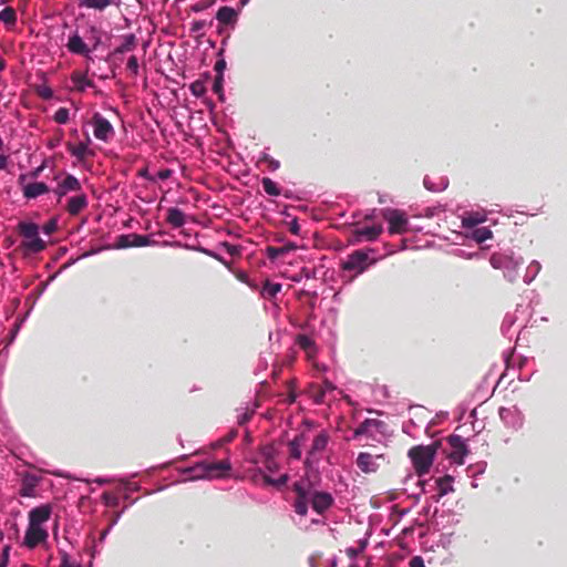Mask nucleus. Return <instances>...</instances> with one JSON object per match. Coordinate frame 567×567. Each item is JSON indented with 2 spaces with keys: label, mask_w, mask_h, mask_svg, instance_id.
I'll return each instance as SVG.
<instances>
[{
  "label": "nucleus",
  "mask_w": 567,
  "mask_h": 567,
  "mask_svg": "<svg viewBox=\"0 0 567 567\" xmlns=\"http://www.w3.org/2000/svg\"><path fill=\"white\" fill-rule=\"evenodd\" d=\"M9 538L17 539L19 537V527L14 520H8L6 523Z\"/></svg>",
  "instance_id": "nucleus-40"
},
{
  "label": "nucleus",
  "mask_w": 567,
  "mask_h": 567,
  "mask_svg": "<svg viewBox=\"0 0 567 567\" xmlns=\"http://www.w3.org/2000/svg\"><path fill=\"white\" fill-rule=\"evenodd\" d=\"M62 137H63V132L59 131V134L56 136H54L51 140H49L48 147L49 148H55L56 146H59L61 141H62Z\"/></svg>",
  "instance_id": "nucleus-49"
},
{
  "label": "nucleus",
  "mask_w": 567,
  "mask_h": 567,
  "mask_svg": "<svg viewBox=\"0 0 567 567\" xmlns=\"http://www.w3.org/2000/svg\"><path fill=\"white\" fill-rule=\"evenodd\" d=\"M109 497H110V495L107 493L103 494V498L105 499L106 504H109Z\"/></svg>",
  "instance_id": "nucleus-62"
},
{
  "label": "nucleus",
  "mask_w": 567,
  "mask_h": 567,
  "mask_svg": "<svg viewBox=\"0 0 567 567\" xmlns=\"http://www.w3.org/2000/svg\"><path fill=\"white\" fill-rule=\"evenodd\" d=\"M37 93L43 100H50L53 97V91L47 85L38 87Z\"/></svg>",
  "instance_id": "nucleus-43"
},
{
  "label": "nucleus",
  "mask_w": 567,
  "mask_h": 567,
  "mask_svg": "<svg viewBox=\"0 0 567 567\" xmlns=\"http://www.w3.org/2000/svg\"><path fill=\"white\" fill-rule=\"evenodd\" d=\"M261 184H262L264 190L268 195H270V196H280L281 195V188L271 178L264 177L261 179Z\"/></svg>",
  "instance_id": "nucleus-31"
},
{
  "label": "nucleus",
  "mask_w": 567,
  "mask_h": 567,
  "mask_svg": "<svg viewBox=\"0 0 567 567\" xmlns=\"http://www.w3.org/2000/svg\"><path fill=\"white\" fill-rule=\"evenodd\" d=\"M7 164H8V157L6 155H1L0 156V169L6 168Z\"/></svg>",
  "instance_id": "nucleus-58"
},
{
  "label": "nucleus",
  "mask_w": 567,
  "mask_h": 567,
  "mask_svg": "<svg viewBox=\"0 0 567 567\" xmlns=\"http://www.w3.org/2000/svg\"><path fill=\"white\" fill-rule=\"evenodd\" d=\"M328 443L329 434L327 432L321 431L318 435H316L305 460V466L307 468H311L319 462L320 454L326 450Z\"/></svg>",
  "instance_id": "nucleus-7"
},
{
  "label": "nucleus",
  "mask_w": 567,
  "mask_h": 567,
  "mask_svg": "<svg viewBox=\"0 0 567 567\" xmlns=\"http://www.w3.org/2000/svg\"><path fill=\"white\" fill-rule=\"evenodd\" d=\"M48 533L41 526L29 525L25 532L23 544L28 548H34L41 543L45 542Z\"/></svg>",
  "instance_id": "nucleus-12"
},
{
  "label": "nucleus",
  "mask_w": 567,
  "mask_h": 567,
  "mask_svg": "<svg viewBox=\"0 0 567 567\" xmlns=\"http://www.w3.org/2000/svg\"><path fill=\"white\" fill-rule=\"evenodd\" d=\"M10 545H4L0 553V567H7L9 561Z\"/></svg>",
  "instance_id": "nucleus-44"
},
{
  "label": "nucleus",
  "mask_w": 567,
  "mask_h": 567,
  "mask_svg": "<svg viewBox=\"0 0 567 567\" xmlns=\"http://www.w3.org/2000/svg\"><path fill=\"white\" fill-rule=\"evenodd\" d=\"M280 290H281V285L277 284V282L267 281L264 286V291L269 298L275 297Z\"/></svg>",
  "instance_id": "nucleus-39"
},
{
  "label": "nucleus",
  "mask_w": 567,
  "mask_h": 567,
  "mask_svg": "<svg viewBox=\"0 0 567 567\" xmlns=\"http://www.w3.org/2000/svg\"><path fill=\"white\" fill-rule=\"evenodd\" d=\"M364 547H365L364 543H362L361 546L358 548L349 547L346 549V554L349 558L354 559L357 556H359L360 553L363 551Z\"/></svg>",
  "instance_id": "nucleus-47"
},
{
  "label": "nucleus",
  "mask_w": 567,
  "mask_h": 567,
  "mask_svg": "<svg viewBox=\"0 0 567 567\" xmlns=\"http://www.w3.org/2000/svg\"><path fill=\"white\" fill-rule=\"evenodd\" d=\"M307 441V435L301 433L296 435L293 440L288 443L289 456L295 460H299L301 457V447Z\"/></svg>",
  "instance_id": "nucleus-27"
},
{
  "label": "nucleus",
  "mask_w": 567,
  "mask_h": 567,
  "mask_svg": "<svg viewBox=\"0 0 567 567\" xmlns=\"http://www.w3.org/2000/svg\"><path fill=\"white\" fill-rule=\"evenodd\" d=\"M374 260L370 259L369 254L362 249L354 250L348 255L347 259L342 261V269L344 271H354L357 275L362 274Z\"/></svg>",
  "instance_id": "nucleus-5"
},
{
  "label": "nucleus",
  "mask_w": 567,
  "mask_h": 567,
  "mask_svg": "<svg viewBox=\"0 0 567 567\" xmlns=\"http://www.w3.org/2000/svg\"><path fill=\"white\" fill-rule=\"evenodd\" d=\"M153 240L145 236L135 233L123 234L116 237L115 247L118 249H125L131 247H145L150 246Z\"/></svg>",
  "instance_id": "nucleus-9"
},
{
  "label": "nucleus",
  "mask_w": 567,
  "mask_h": 567,
  "mask_svg": "<svg viewBox=\"0 0 567 567\" xmlns=\"http://www.w3.org/2000/svg\"><path fill=\"white\" fill-rule=\"evenodd\" d=\"M261 161L267 163L271 171H277L280 167V162L271 157L269 154H264Z\"/></svg>",
  "instance_id": "nucleus-41"
},
{
  "label": "nucleus",
  "mask_w": 567,
  "mask_h": 567,
  "mask_svg": "<svg viewBox=\"0 0 567 567\" xmlns=\"http://www.w3.org/2000/svg\"><path fill=\"white\" fill-rule=\"evenodd\" d=\"M203 27H204V22L196 21V22H194L192 30L199 31Z\"/></svg>",
  "instance_id": "nucleus-59"
},
{
  "label": "nucleus",
  "mask_w": 567,
  "mask_h": 567,
  "mask_svg": "<svg viewBox=\"0 0 567 567\" xmlns=\"http://www.w3.org/2000/svg\"><path fill=\"white\" fill-rule=\"evenodd\" d=\"M288 229L293 235H297V236L300 235L301 227H300L297 218H295L291 221H289Z\"/></svg>",
  "instance_id": "nucleus-48"
},
{
  "label": "nucleus",
  "mask_w": 567,
  "mask_h": 567,
  "mask_svg": "<svg viewBox=\"0 0 567 567\" xmlns=\"http://www.w3.org/2000/svg\"><path fill=\"white\" fill-rule=\"evenodd\" d=\"M3 537H4L3 532L0 530V543L3 540Z\"/></svg>",
  "instance_id": "nucleus-63"
},
{
  "label": "nucleus",
  "mask_w": 567,
  "mask_h": 567,
  "mask_svg": "<svg viewBox=\"0 0 567 567\" xmlns=\"http://www.w3.org/2000/svg\"><path fill=\"white\" fill-rule=\"evenodd\" d=\"M409 567H425L423 558L421 556L412 557Z\"/></svg>",
  "instance_id": "nucleus-50"
},
{
  "label": "nucleus",
  "mask_w": 567,
  "mask_h": 567,
  "mask_svg": "<svg viewBox=\"0 0 567 567\" xmlns=\"http://www.w3.org/2000/svg\"><path fill=\"white\" fill-rule=\"evenodd\" d=\"M290 488L295 494L291 506L301 517L307 516L309 505L317 514L324 515L334 504L333 496L328 492L318 491L308 475L293 482Z\"/></svg>",
  "instance_id": "nucleus-1"
},
{
  "label": "nucleus",
  "mask_w": 567,
  "mask_h": 567,
  "mask_svg": "<svg viewBox=\"0 0 567 567\" xmlns=\"http://www.w3.org/2000/svg\"><path fill=\"white\" fill-rule=\"evenodd\" d=\"M91 142L87 136L86 143H79L74 145L72 143H66V148L72 156H75L79 161H84L86 156L93 155V152L89 150V143Z\"/></svg>",
  "instance_id": "nucleus-23"
},
{
  "label": "nucleus",
  "mask_w": 567,
  "mask_h": 567,
  "mask_svg": "<svg viewBox=\"0 0 567 567\" xmlns=\"http://www.w3.org/2000/svg\"><path fill=\"white\" fill-rule=\"evenodd\" d=\"M382 217L389 223V233L404 234L408 231V218L404 212L400 209L386 208L381 212Z\"/></svg>",
  "instance_id": "nucleus-6"
},
{
  "label": "nucleus",
  "mask_w": 567,
  "mask_h": 567,
  "mask_svg": "<svg viewBox=\"0 0 567 567\" xmlns=\"http://www.w3.org/2000/svg\"><path fill=\"white\" fill-rule=\"evenodd\" d=\"M197 476L200 478L214 480L223 478L228 475L231 470L229 460H221L217 462H203L197 468Z\"/></svg>",
  "instance_id": "nucleus-4"
},
{
  "label": "nucleus",
  "mask_w": 567,
  "mask_h": 567,
  "mask_svg": "<svg viewBox=\"0 0 567 567\" xmlns=\"http://www.w3.org/2000/svg\"><path fill=\"white\" fill-rule=\"evenodd\" d=\"M295 249H297V245L293 243H288L287 245L282 246V247L268 246L266 249V252H267V257L269 259L275 260L278 257H280L291 250H295Z\"/></svg>",
  "instance_id": "nucleus-29"
},
{
  "label": "nucleus",
  "mask_w": 567,
  "mask_h": 567,
  "mask_svg": "<svg viewBox=\"0 0 567 567\" xmlns=\"http://www.w3.org/2000/svg\"><path fill=\"white\" fill-rule=\"evenodd\" d=\"M54 193L56 194L59 200L64 196L66 195V193H69L68 190H64V188L62 187V184L60 183L58 188L54 190Z\"/></svg>",
  "instance_id": "nucleus-55"
},
{
  "label": "nucleus",
  "mask_w": 567,
  "mask_h": 567,
  "mask_svg": "<svg viewBox=\"0 0 567 567\" xmlns=\"http://www.w3.org/2000/svg\"><path fill=\"white\" fill-rule=\"evenodd\" d=\"M384 422L378 419H365L363 422L359 424V426L353 432V437L358 439L361 435L371 436V431L374 429L380 431L384 426Z\"/></svg>",
  "instance_id": "nucleus-17"
},
{
  "label": "nucleus",
  "mask_w": 567,
  "mask_h": 567,
  "mask_svg": "<svg viewBox=\"0 0 567 567\" xmlns=\"http://www.w3.org/2000/svg\"><path fill=\"white\" fill-rule=\"evenodd\" d=\"M50 192L48 185L43 182L29 183L22 187L23 196L28 199L37 198L40 195Z\"/></svg>",
  "instance_id": "nucleus-19"
},
{
  "label": "nucleus",
  "mask_w": 567,
  "mask_h": 567,
  "mask_svg": "<svg viewBox=\"0 0 567 567\" xmlns=\"http://www.w3.org/2000/svg\"><path fill=\"white\" fill-rule=\"evenodd\" d=\"M296 398H297L296 393L290 391V393L288 395L289 403H293L296 401Z\"/></svg>",
  "instance_id": "nucleus-60"
},
{
  "label": "nucleus",
  "mask_w": 567,
  "mask_h": 567,
  "mask_svg": "<svg viewBox=\"0 0 567 567\" xmlns=\"http://www.w3.org/2000/svg\"><path fill=\"white\" fill-rule=\"evenodd\" d=\"M440 446L441 442L435 441L430 445H415L409 450L408 456L417 476H423L430 472Z\"/></svg>",
  "instance_id": "nucleus-2"
},
{
  "label": "nucleus",
  "mask_w": 567,
  "mask_h": 567,
  "mask_svg": "<svg viewBox=\"0 0 567 567\" xmlns=\"http://www.w3.org/2000/svg\"><path fill=\"white\" fill-rule=\"evenodd\" d=\"M172 169L169 168H165V169H161L158 173H157V178L161 179V181H165V179H168L171 176H172Z\"/></svg>",
  "instance_id": "nucleus-51"
},
{
  "label": "nucleus",
  "mask_w": 567,
  "mask_h": 567,
  "mask_svg": "<svg viewBox=\"0 0 567 567\" xmlns=\"http://www.w3.org/2000/svg\"><path fill=\"white\" fill-rule=\"evenodd\" d=\"M166 221L173 228H181L185 225V214L177 207H171L167 209Z\"/></svg>",
  "instance_id": "nucleus-26"
},
{
  "label": "nucleus",
  "mask_w": 567,
  "mask_h": 567,
  "mask_svg": "<svg viewBox=\"0 0 567 567\" xmlns=\"http://www.w3.org/2000/svg\"><path fill=\"white\" fill-rule=\"evenodd\" d=\"M226 247H227V251L234 256V255H238L239 254V249L236 247V246H233V245H229V244H226Z\"/></svg>",
  "instance_id": "nucleus-56"
},
{
  "label": "nucleus",
  "mask_w": 567,
  "mask_h": 567,
  "mask_svg": "<svg viewBox=\"0 0 567 567\" xmlns=\"http://www.w3.org/2000/svg\"><path fill=\"white\" fill-rule=\"evenodd\" d=\"M65 47L71 53L82 55L89 60H92V56L90 55L91 50L78 32L69 37Z\"/></svg>",
  "instance_id": "nucleus-13"
},
{
  "label": "nucleus",
  "mask_w": 567,
  "mask_h": 567,
  "mask_svg": "<svg viewBox=\"0 0 567 567\" xmlns=\"http://www.w3.org/2000/svg\"><path fill=\"white\" fill-rule=\"evenodd\" d=\"M60 567H80L78 564L71 563L68 555H63Z\"/></svg>",
  "instance_id": "nucleus-53"
},
{
  "label": "nucleus",
  "mask_w": 567,
  "mask_h": 567,
  "mask_svg": "<svg viewBox=\"0 0 567 567\" xmlns=\"http://www.w3.org/2000/svg\"><path fill=\"white\" fill-rule=\"evenodd\" d=\"M225 68H226V61L224 59L218 60L214 66L217 74H223Z\"/></svg>",
  "instance_id": "nucleus-52"
},
{
  "label": "nucleus",
  "mask_w": 567,
  "mask_h": 567,
  "mask_svg": "<svg viewBox=\"0 0 567 567\" xmlns=\"http://www.w3.org/2000/svg\"><path fill=\"white\" fill-rule=\"evenodd\" d=\"M223 85H224V75L217 74L215 78L214 84H213V91H214V93L218 94L219 100H221V101L224 100Z\"/></svg>",
  "instance_id": "nucleus-38"
},
{
  "label": "nucleus",
  "mask_w": 567,
  "mask_h": 567,
  "mask_svg": "<svg viewBox=\"0 0 567 567\" xmlns=\"http://www.w3.org/2000/svg\"><path fill=\"white\" fill-rule=\"evenodd\" d=\"M334 389L333 383L324 379L321 384H311L309 393L316 404H322L326 401V394L332 392Z\"/></svg>",
  "instance_id": "nucleus-14"
},
{
  "label": "nucleus",
  "mask_w": 567,
  "mask_h": 567,
  "mask_svg": "<svg viewBox=\"0 0 567 567\" xmlns=\"http://www.w3.org/2000/svg\"><path fill=\"white\" fill-rule=\"evenodd\" d=\"M58 229V221L56 219L52 218L50 220H48L43 227H42V230L45 235H52L53 233H55V230Z\"/></svg>",
  "instance_id": "nucleus-42"
},
{
  "label": "nucleus",
  "mask_w": 567,
  "mask_h": 567,
  "mask_svg": "<svg viewBox=\"0 0 567 567\" xmlns=\"http://www.w3.org/2000/svg\"><path fill=\"white\" fill-rule=\"evenodd\" d=\"M62 184V187L64 188V190H68V192H80L81 190V183L80 181L69 174L65 176V178L61 182Z\"/></svg>",
  "instance_id": "nucleus-33"
},
{
  "label": "nucleus",
  "mask_w": 567,
  "mask_h": 567,
  "mask_svg": "<svg viewBox=\"0 0 567 567\" xmlns=\"http://www.w3.org/2000/svg\"><path fill=\"white\" fill-rule=\"evenodd\" d=\"M78 4L81 8L103 11L106 8L115 4V0H78Z\"/></svg>",
  "instance_id": "nucleus-28"
},
{
  "label": "nucleus",
  "mask_w": 567,
  "mask_h": 567,
  "mask_svg": "<svg viewBox=\"0 0 567 567\" xmlns=\"http://www.w3.org/2000/svg\"><path fill=\"white\" fill-rule=\"evenodd\" d=\"M138 174H140V176H142V177H144V178H146V179H148V181H152V182H154V181H155V177L151 176V175L148 174L147 169H142V171H140V173H138Z\"/></svg>",
  "instance_id": "nucleus-57"
},
{
  "label": "nucleus",
  "mask_w": 567,
  "mask_h": 567,
  "mask_svg": "<svg viewBox=\"0 0 567 567\" xmlns=\"http://www.w3.org/2000/svg\"><path fill=\"white\" fill-rule=\"evenodd\" d=\"M18 230L27 240L22 247L29 252H40L44 250L45 243L39 237V227L34 223H19Z\"/></svg>",
  "instance_id": "nucleus-3"
},
{
  "label": "nucleus",
  "mask_w": 567,
  "mask_h": 567,
  "mask_svg": "<svg viewBox=\"0 0 567 567\" xmlns=\"http://www.w3.org/2000/svg\"><path fill=\"white\" fill-rule=\"evenodd\" d=\"M383 231V226L381 224L364 226L361 228H355L352 233L353 243H361L362 240L374 241L379 238V236Z\"/></svg>",
  "instance_id": "nucleus-11"
},
{
  "label": "nucleus",
  "mask_w": 567,
  "mask_h": 567,
  "mask_svg": "<svg viewBox=\"0 0 567 567\" xmlns=\"http://www.w3.org/2000/svg\"><path fill=\"white\" fill-rule=\"evenodd\" d=\"M91 123L93 125V134L96 140L109 142L114 137L115 131L113 125L100 113L93 114Z\"/></svg>",
  "instance_id": "nucleus-8"
},
{
  "label": "nucleus",
  "mask_w": 567,
  "mask_h": 567,
  "mask_svg": "<svg viewBox=\"0 0 567 567\" xmlns=\"http://www.w3.org/2000/svg\"><path fill=\"white\" fill-rule=\"evenodd\" d=\"M261 463L265 468L271 473L278 471L279 465L275 458V447L272 445H265L260 450Z\"/></svg>",
  "instance_id": "nucleus-18"
},
{
  "label": "nucleus",
  "mask_w": 567,
  "mask_h": 567,
  "mask_svg": "<svg viewBox=\"0 0 567 567\" xmlns=\"http://www.w3.org/2000/svg\"><path fill=\"white\" fill-rule=\"evenodd\" d=\"M350 567H359V566H357V565H351Z\"/></svg>",
  "instance_id": "nucleus-64"
},
{
  "label": "nucleus",
  "mask_w": 567,
  "mask_h": 567,
  "mask_svg": "<svg viewBox=\"0 0 567 567\" xmlns=\"http://www.w3.org/2000/svg\"><path fill=\"white\" fill-rule=\"evenodd\" d=\"M52 508L50 505H41L34 507L29 513V525L31 526H40L42 523L49 520L51 516Z\"/></svg>",
  "instance_id": "nucleus-16"
},
{
  "label": "nucleus",
  "mask_w": 567,
  "mask_h": 567,
  "mask_svg": "<svg viewBox=\"0 0 567 567\" xmlns=\"http://www.w3.org/2000/svg\"><path fill=\"white\" fill-rule=\"evenodd\" d=\"M137 44L136 37L134 34H126L123 37V43L114 49L113 54H123L135 49Z\"/></svg>",
  "instance_id": "nucleus-30"
},
{
  "label": "nucleus",
  "mask_w": 567,
  "mask_h": 567,
  "mask_svg": "<svg viewBox=\"0 0 567 567\" xmlns=\"http://www.w3.org/2000/svg\"><path fill=\"white\" fill-rule=\"evenodd\" d=\"M0 20L6 25H14L17 22V12L12 7H6L0 12Z\"/></svg>",
  "instance_id": "nucleus-32"
},
{
  "label": "nucleus",
  "mask_w": 567,
  "mask_h": 567,
  "mask_svg": "<svg viewBox=\"0 0 567 567\" xmlns=\"http://www.w3.org/2000/svg\"><path fill=\"white\" fill-rule=\"evenodd\" d=\"M380 456H373L368 452L359 453L357 457V466L365 474L375 473L379 468L377 458Z\"/></svg>",
  "instance_id": "nucleus-15"
},
{
  "label": "nucleus",
  "mask_w": 567,
  "mask_h": 567,
  "mask_svg": "<svg viewBox=\"0 0 567 567\" xmlns=\"http://www.w3.org/2000/svg\"><path fill=\"white\" fill-rule=\"evenodd\" d=\"M189 90L194 96L200 97L206 93L205 82L197 80L190 84Z\"/></svg>",
  "instance_id": "nucleus-35"
},
{
  "label": "nucleus",
  "mask_w": 567,
  "mask_h": 567,
  "mask_svg": "<svg viewBox=\"0 0 567 567\" xmlns=\"http://www.w3.org/2000/svg\"><path fill=\"white\" fill-rule=\"evenodd\" d=\"M288 478H289L288 474H284L279 478H276V481H275L276 482V487H280V486L286 485L287 482H288Z\"/></svg>",
  "instance_id": "nucleus-54"
},
{
  "label": "nucleus",
  "mask_w": 567,
  "mask_h": 567,
  "mask_svg": "<svg viewBox=\"0 0 567 567\" xmlns=\"http://www.w3.org/2000/svg\"><path fill=\"white\" fill-rule=\"evenodd\" d=\"M446 440L452 449V452L449 454V457L453 460L455 463L462 465L464 463V457L468 454V449L464 439L460 435L452 434L447 436Z\"/></svg>",
  "instance_id": "nucleus-10"
},
{
  "label": "nucleus",
  "mask_w": 567,
  "mask_h": 567,
  "mask_svg": "<svg viewBox=\"0 0 567 567\" xmlns=\"http://www.w3.org/2000/svg\"><path fill=\"white\" fill-rule=\"evenodd\" d=\"M39 483V478L30 473H27L22 477L21 482V488H20V495L23 497H33L34 496V489Z\"/></svg>",
  "instance_id": "nucleus-21"
},
{
  "label": "nucleus",
  "mask_w": 567,
  "mask_h": 567,
  "mask_svg": "<svg viewBox=\"0 0 567 567\" xmlns=\"http://www.w3.org/2000/svg\"><path fill=\"white\" fill-rule=\"evenodd\" d=\"M70 111L66 107H59L53 116V120L59 124H65L69 122Z\"/></svg>",
  "instance_id": "nucleus-36"
},
{
  "label": "nucleus",
  "mask_w": 567,
  "mask_h": 567,
  "mask_svg": "<svg viewBox=\"0 0 567 567\" xmlns=\"http://www.w3.org/2000/svg\"><path fill=\"white\" fill-rule=\"evenodd\" d=\"M373 218V215L372 214H369V215H365L364 216V220H371Z\"/></svg>",
  "instance_id": "nucleus-61"
},
{
  "label": "nucleus",
  "mask_w": 567,
  "mask_h": 567,
  "mask_svg": "<svg viewBox=\"0 0 567 567\" xmlns=\"http://www.w3.org/2000/svg\"><path fill=\"white\" fill-rule=\"evenodd\" d=\"M296 343L305 351L311 352L315 349V342L313 340L306 336V334H299L297 336Z\"/></svg>",
  "instance_id": "nucleus-34"
},
{
  "label": "nucleus",
  "mask_w": 567,
  "mask_h": 567,
  "mask_svg": "<svg viewBox=\"0 0 567 567\" xmlns=\"http://www.w3.org/2000/svg\"><path fill=\"white\" fill-rule=\"evenodd\" d=\"M87 206V197L85 194L72 196L68 200L66 210L70 215H79Z\"/></svg>",
  "instance_id": "nucleus-20"
},
{
  "label": "nucleus",
  "mask_w": 567,
  "mask_h": 567,
  "mask_svg": "<svg viewBox=\"0 0 567 567\" xmlns=\"http://www.w3.org/2000/svg\"><path fill=\"white\" fill-rule=\"evenodd\" d=\"M453 482H454L453 476H451L449 474L436 480L435 483H436V486L439 489V494L435 497L436 502H439L441 497L447 495L449 493L454 492Z\"/></svg>",
  "instance_id": "nucleus-25"
},
{
  "label": "nucleus",
  "mask_w": 567,
  "mask_h": 567,
  "mask_svg": "<svg viewBox=\"0 0 567 567\" xmlns=\"http://www.w3.org/2000/svg\"><path fill=\"white\" fill-rule=\"evenodd\" d=\"M259 476L262 480V483L267 486H276V478H271L269 475L262 473L261 470H258L257 474L255 475V478Z\"/></svg>",
  "instance_id": "nucleus-46"
},
{
  "label": "nucleus",
  "mask_w": 567,
  "mask_h": 567,
  "mask_svg": "<svg viewBox=\"0 0 567 567\" xmlns=\"http://www.w3.org/2000/svg\"><path fill=\"white\" fill-rule=\"evenodd\" d=\"M238 12L231 7H220L216 13V19L221 24H235L237 22Z\"/></svg>",
  "instance_id": "nucleus-24"
},
{
  "label": "nucleus",
  "mask_w": 567,
  "mask_h": 567,
  "mask_svg": "<svg viewBox=\"0 0 567 567\" xmlns=\"http://www.w3.org/2000/svg\"><path fill=\"white\" fill-rule=\"evenodd\" d=\"M70 79L74 84V90L78 92H84L86 87L94 86V82L87 79L86 73L81 71H73Z\"/></svg>",
  "instance_id": "nucleus-22"
},
{
  "label": "nucleus",
  "mask_w": 567,
  "mask_h": 567,
  "mask_svg": "<svg viewBox=\"0 0 567 567\" xmlns=\"http://www.w3.org/2000/svg\"><path fill=\"white\" fill-rule=\"evenodd\" d=\"M127 69L134 74L137 75L138 73V60L135 55H131L127 60L126 64Z\"/></svg>",
  "instance_id": "nucleus-45"
},
{
  "label": "nucleus",
  "mask_w": 567,
  "mask_h": 567,
  "mask_svg": "<svg viewBox=\"0 0 567 567\" xmlns=\"http://www.w3.org/2000/svg\"><path fill=\"white\" fill-rule=\"evenodd\" d=\"M492 230L488 229L487 227H481L475 229L474 231V238L476 239L477 243L486 241L487 239L492 238Z\"/></svg>",
  "instance_id": "nucleus-37"
}]
</instances>
